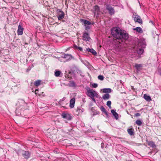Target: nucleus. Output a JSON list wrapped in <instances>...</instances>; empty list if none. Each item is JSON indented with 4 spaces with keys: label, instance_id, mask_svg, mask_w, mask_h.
<instances>
[{
    "label": "nucleus",
    "instance_id": "f257e3e1",
    "mask_svg": "<svg viewBox=\"0 0 161 161\" xmlns=\"http://www.w3.org/2000/svg\"><path fill=\"white\" fill-rule=\"evenodd\" d=\"M111 34L114 37L118 39L126 40L129 38L128 34L125 31L115 27L111 29Z\"/></svg>",
    "mask_w": 161,
    "mask_h": 161
},
{
    "label": "nucleus",
    "instance_id": "f03ea898",
    "mask_svg": "<svg viewBox=\"0 0 161 161\" xmlns=\"http://www.w3.org/2000/svg\"><path fill=\"white\" fill-rule=\"evenodd\" d=\"M87 90L86 94L88 96L91 97H96L99 98V95L97 92L93 89H90L89 87L86 88Z\"/></svg>",
    "mask_w": 161,
    "mask_h": 161
},
{
    "label": "nucleus",
    "instance_id": "7ed1b4c3",
    "mask_svg": "<svg viewBox=\"0 0 161 161\" xmlns=\"http://www.w3.org/2000/svg\"><path fill=\"white\" fill-rule=\"evenodd\" d=\"M19 152L22 155L23 157L26 159H28L30 157L31 153L28 151L20 150H19Z\"/></svg>",
    "mask_w": 161,
    "mask_h": 161
},
{
    "label": "nucleus",
    "instance_id": "20e7f679",
    "mask_svg": "<svg viewBox=\"0 0 161 161\" xmlns=\"http://www.w3.org/2000/svg\"><path fill=\"white\" fill-rule=\"evenodd\" d=\"M56 12H57V16L58 17V19L60 20L64 18V12L59 9H58L56 10Z\"/></svg>",
    "mask_w": 161,
    "mask_h": 161
},
{
    "label": "nucleus",
    "instance_id": "39448f33",
    "mask_svg": "<svg viewBox=\"0 0 161 161\" xmlns=\"http://www.w3.org/2000/svg\"><path fill=\"white\" fill-rule=\"evenodd\" d=\"M85 111L84 108H82L81 106L77 107L76 109L75 114L77 115H79L80 114H81Z\"/></svg>",
    "mask_w": 161,
    "mask_h": 161
},
{
    "label": "nucleus",
    "instance_id": "423d86ee",
    "mask_svg": "<svg viewBox=\"0 0 161 161\" xmlns=\"http://www.w3.org/2000/svg\"><path fill=\"white\" fill-rule=\"evenodd\" d=\"M82 37V39L84 41H89L91 39V38L89 34L86 31L83 32V33Z\"/></svg>",
    "mask_w": 161,
    "mask_h": 161
},
{
    "label": "nucleus",
    "instance_id": "0eeeda50",
    "mask_svg": "<svg viewBox=\"0 0 161 161\" xmlns=\"http://www.w3.org/2000/svg\"><path fill=\"white\" fill-rule=\"evenodd\" d=\"M106 9L108 11L110 15H112L114 14L115 11L113 7L110 5H107Z\"/></svg>",
    "mask_w": 161,
    "mask_h": 161
},
{
    "label": "nucleus",
    "instance_id": "6e6552de",
    "mask_svg": "<svg viewBox=\"0 0 161 161\" xmlns=\"http://www.w3.org/2000/svg\"><path fill=\"white\" fill-rule=\"evenodd\" d=\"M61 116L63 118L67 120H70L72 119V117L69 114L63 113L61 114Z\"/></svg>",
    "mask_w": 161,
    "mask_h": 161
},
{
    "label": "nucleus",
    "instance_id": "1a4fd4ad",
    "mask_svg": "<svg viewBox=\"0 0 161 161\" xmlns=\"http://www.w3.org/2000/svg\"><path fill=\"white\" fill-rule=\"evenodd\" d=\"M19 102V105L20 109H22L24 108V107L27 104L23 100L20 99Z\"/></svg>",
    "mask_w": 161,
    "mask_h": 161
},
{
    "label": "nucleus",
    "instance_id": "9d476101",
    "mask_svg": "<svg viewBox=\"0 0 161 161\" xmlns=\"http://www.w3.org/2000/svg\"><path fill=\"white\" fill-rule=\"evenodd\" d=\"M134 20L136 22H137L140 24H142V19L140 16L136 14L134 17Z\"/></svg>",
    "mask_w": 161,
    "mask_h": 161
},
{
    "label": "nucleus",
    "instance_id": "9b49d317",
    "mask_svg": "<svg viewBox=\"0 0 161 161\" xmlns=\"http://www.w3.org/2000/svg\"><path fill=\"white\" fill-rule=\"evenodd\" d=\"M24 28L22 26L20 25H19L18 27V29L17 30V34L18 35H21L23 34V31Z\"/></svg>",
    "mask_w": 161,
    "mask_h": 161
},
{
    "label": "nucleus",
    "instance_id": "f8f14e48",
    "mask_svg": "<svg viewBox=\"0 0 161 161\" xmlns=\"http://www.w3.org/2000/svg\"><path fill=\"white\" fill-rule=\"evenodd\" d=\"M62 57L66 59L68 61L70 60L72 58H74V57L71 54H65L63 55Z\"/></svg>",
    "mask_w": 161,
    "mask_h": 161
},
{
    "label": "nucleus",
    "instance_id": "ddd939ff",
    "mask_svg": "<svg viewBox=\"0 0 161 161\" xmlns=\"http://www.w3.org/2000/svg\"><path fill=\"white\" fill-rule=\"evenodd\" d=\"M142 65L141 64H136L135 65V67L136 69V72L138 73L140 70H142Z\"/></svg>",
    "mask_w": 161,
    "mask_h": 161
},
{
    "label": "nucleus",
    "instance_id": "4468645a",
    "mask_svg": "<svg viewBox=\"0 0 161 161\" xmlns=\"http://www.w3.org/2000/svg\"><path fill=\"white\" fill-rule=\"evenodd\" d=\"M75 101V97H73L70 99V101L69 106L71 108H72L74 107Z\"/></svg>",
    "mask_w": 161,
    "mask_h": 161
},
{
    "label": "nucleus",
    "instance_id": "2eb2a0df",
    "mask_svg": "<svg viewBox=\"0 0 161 161\" xmlns=\"http://www.w3.org/2000/svg\"><path fill=\"white\" fill-rule=\"evenodd\" d=\"M19 84H17L12 86V89L14 91V92H17L19 89L20 87Z\"/></svg>",
    "mask_w": 161,
    "mask_h": 161
},
{
    "label": "nucleus",
    "instance_id": "dca6fc26",
    "mask_svg": "<svg viewBox=\"0 0 161 161\" xmlns=\"http://www.w3.org/2000/svg\"><path fill=\"white\" fill-rule=\"evenodd\" d=\"M146 45L144 43L142 45V48H144ZM137 53L138 54H141L143 53V50L142 48H138L137 50Z\"/></svg>",
    "mask_w": 161,
    "mask_h": 161
},
{
    "label": "nucleus",
    "instance_id": "f3484780",
    "mask_svg": "<svg viewBox=\"0 0 161 161\" xmlns=\"http://www.w3.org/2000/svg\"><path fill=\"white\" fill-rule=\"evenodd\" d=\"M86 51L88 52L92 53L94 55H96L97 54V52L94 50L92 48H86Z\"/></svg>",
    "mask_w": 161,
    "mask_h": 161
},
{
    "label": "nucleus",
    "instance_id": "a211bd4d",
    "mask_svg": "<svg viewBox=\"0 0 161 161\" xmlns=\"http://www.w3.org/2000/svg\"><path fill=\"white\" fill-rule=\"evenodd\" d=\"M111 112L114 116L115 117V119H117L119 117L118 114L117 113L115 112V110L114 109H112L111 110Z\"/></svg>",
    "mask_w": 161,
    "mask_h": 161
},
{
    "label": "nucleus",
    "instance_id": "6ab92c4d",
    "mask_svg": "<svg viewBox=\"0 0 161 161\" xmlns=\"http://www.w3.org/2000/svg\"><path fill=\"white\" fill-rule=\"evenodd\" d=\"M93 9L94 10V13L98 14L100 12V8L97 5H95L94 6Z\"/></svg>",
    "mask_w": 161,
    "mask_h": 161
},
{
    "label": "nucleus",
    "instance_id": "aec40b11",
    "mask_svg": "<svg viewBox=\"0 0 161 161\" xmlns=\"http://www.w3.org/2000/svg\"><path fill=\"white\" fill-rule=\"evenodd\" d=\"M133 30L140 33H142L143 32V30L142 29L139 27H137L136 28H133Z\"/></svg>",
    "mask_w": 161,
    "mask_h": 161
},
{
    "label": "nucleus",
    "instance_id": "412c9836",
    "mask_svg": "<svg viewBox=\"0 0 161 161\" xmlns=\"http://www.w3.org/2000/svg\"><path fill=\"white\" fill-rule=\"evenodd\" d=\"M148 145L153 148L156 147V145L154 142L151 141L148 142Z\"/></svg>",
    "mask_w": 161,
    "mask_h": 161
},
{
    "label": "nucleus",
    "instance_id": "4be33fe9",
    "mask_svg": "<svg viewBox=\"0 0 161 161\" xmlns=\"http://www.w3.org/2000/svg\"><path fill=\"white\" fill-rule=\"evenodd\" d=\"M112 90L111 88H104L103 89V93H110L111 92Z\"/></svg>",
    "mask_w": 161,
    "mask_h": 161
},
{
    "label": "nucleus",
    "instance_id": "5701e85b",
    "mask_svg": "<svg viewBox=\"0 0 161 161\" xmlns=\"http://www.w3.org/2000/svg\"><path fill=\"white\" fill-rule=\"evenodd\" d=\"M80 21L81 22L84 24L85 25H90L91 24V23L89 21L87 20L84 19H81L80 20Z\"/></svg>",
    "mask_w": 161,
    "mask_h": 161
},
{
    "label": "nucleus",
    "instance_id": "b1692460",
    "mask_svg": "<svg viewBox=\"0 0 161 161\" xmlns=\"http://www.w3.org/2000/svg\"><path fill=\"white\" fill-rule=\"evenodd\" d=\"M110 95L108 93H106L103 96L102 98L104 100L108 99L110 98Z\"/></svg>",
    "mask_w": 161,
    "mask_h": 161
},
{
    "label": "nucleus",
    "instance_id": "393cba45",
    "mask_svg": "<svg viewBox=\"0 0 161 161\" xmlns=\"http://www.w3.org/2000/svg\"><path fill=\"white\" fill-rule=\"evenodd\" d=\"M61 72L58 69H56L54 72V75L56 77H59L60 75Z\"/></svg>",
    "mask_w": 161,
    "mask_h": 161
},
{
    "label": "nucleus",
    "instance_id": "a878e982",
    "mask_svg": "<svg viewBox=\"0 0 161 161\" xmlns=\"http://www.w3.org/2000/svg\"><path fill=\"white\" fill-rule=\"evenodd\" d=\"M127 132L131 136L133 135L134 134V130L133 129H128Z\"/></svg>",
    "mask_w": 161,
    "mask_h": 161
},
{
    "label": "nucleus",
    "instance_id": "bb28decb",
    "mask_svg": "<svg viewBox=\"0 0 161 161\" xmlns=\"http://www.w3.org/2000/svg\"><path fill=\"white\" fill-rule=\"evenodd\" d=\"M144 98L146 101L148 102H150L152 100L151 97L146 94L144 95Z\"/></svg>",
    "mask_w": 161,
    "mask_h": 161
},
{
    "label": "nucleus",
    "instance_id": "cd10ccee",
    "mask_svg": "<svg viewBox=\"0 0 161 161\" xmlns=\"http://www.w3.org/2000/svg\"><path fill=\"white\" fill-rule=\"evenodd\" d=\"M41 82V80H37L34 82V85L36 86H38L40 85Z\"/></svg>",
    "mask_w": 161,
    "mask_h": 161
},
{
    "label": "nucleus",
    "instance_id": "c85d7f7f",
    "mask_svg": "<svg viewBox=\"0 0 161 161\" xmlns=\"http://www.w3.org/2000/svg\"><path fill=\"white\" fill-rule=\"evenodd\" d=\"M69 86L72 87H75L76 86V84L74 81H70L69 82Z\"/></svg>",
    "mask_w": 161,
    "mask_h": 161
},
{
    "label": "nucleus",
    "instance_id": "c756f323",
    "mask_svg": "<svg viewBox=\"0 0 161 161\" xmlns=\"http://www.w3.org/2000/svg\"><path fill=\"white\" fill-rule=\"evenodd\" d=\"M100 109L101 111L103 112L106 115H108V112L106 111L105 108L103 106H101L100 107Z\"/></svg>",
    "mask_w": 161,
    "mask_h": 161
},
{
    "label": "nucleus",
    "instance_id": "7c9ffc66",
    "mask_svg": "<svg viewBox=\"0 0 161 161\" xmlns=\"http://www.w3.org/2000/svg\"><path fill=\"white\" fill-rule=\"evenodd\" d=\"M136 123L138 126H141L142 124V122L140 119H137L136 121Z\"/></svg>",
    "mask_w": 161,
    "mask_h": 161
},
{
    "label": "nucleus",
    "instance_id": "2f4dec72",
    "mask_svg": "<svg viewBox=\"0 0 161 161\" xmlns=\"http://www.w3.org/2000/svg\"><path fill=\"white\" fill-rule=\"evenodd\" d=\"M98 78L99 80H103L104 79V76L101 75H99L98 76Z\"/></svg>",
    "mask_w": 161,
    "mask_h": 161
},
{
    "label": "nucleus",
    "instance_id": "473e14b6",
    "mask_svg": "<svg viewBox=\"0 0 161 161\" xmlns=\"http://www.w3.org/2000/svg\"><path fill=\"white\" fill-rule=\"evenodd\" d=\"M111 102L110 101H108L107 102V105L108 107L109 108H111Z\"/></svg>",
    "mask_w": 161,
    "mask_h": 161
},
{
    "label": "nucleus",
    "instance_id": "72a5a7b5",
    "mask_svg": "<svg viewBox=\"0 0 161 161\" xmlns=\"http://www.w3.org/2000/svg\"><path fill=\"white\" fill-rule=\"evenodd\" d=\"M92 86L94 88H97L98 86V84L97 83H93L92 84Z\"/></svg>",
    "mask_w": 161,
    "mask_h": 161
},
{
    "label": "nucleus",
    "instance_id": "f704fd0d",
    "mask_svg": "<svg viewBox=\"0 0 161 161\" xmlns=\"http://www.w3.org/2000/svg\"><path fill=\"white\" fill-rule=\"evenodd\" d=\"M157 71L158 74L161 76V67L158 69Z\"/></svg>",
    "mask_w": 161,
    "mask_h": 161
},
{
    "label": "nucleus",
    "instance_id": "c9c22d12",
    "mask_svg": "<svg viewBox=\"0 0 161 161\" xmlns=\"http://www.w3.org/2000/svg\"><path fill=\"white\" fill-rule=\"evenodd\" d=\"M35 93L36 94H38L40 95L41 94L39 93V91L37 89H36L35 90Z\"/></svg>",
    "mask_w": 161,
    "mask_h": 161
},
{
    "label": "nucleus",
    "instance_id": "e433bc0d",
    "mask_svg": "<svg viewBox=\"0 0 161 161\" xmlns=\"http://www.w3.org/2000/svg\"><path fill=\"white\" fill-rule=\"evenodd\" d=\"M141 115V114L139 113H136L135 114V116L136 117L139 116Z\"/></svg>",
    "mask_w": 161,
    "mask_h": 161
},
{
    "label": "nucleus",
    "instance_id": "4c0bfd02",
    "mask_svg": "<svg viewBox=\"0 0 161 161\" xmlns=\"http://www.w3.org/2000/svg\"><path fill=\"white\" fill-rule=\"evenodd\" d=\"M90 28V27L89 25H87L85 26V29L86 30H87L89 29Z\"/></svg>",
    "mask_w": 161,
    "mask_h": 161
},
{
    "label": "nucleus",
    "instance_id": "58836bf2",
    "mask_svg": "<svg viewBox=\"0 0 161 161\" xmlns=\"http://www.w3.org/2000/svg\"><path fill=\"white\" fill-rule=\"evenodd\" d=\"M77 49H78L80 51H82L83 50L82 48L80 47H78Z\"/></svg>",
    "mask_w": 161,
    "mask_h": 161
},
{
    "label": "nucleus",
    "instance_id": "ea45409f",
    "mask_svg": "<svg viewBox=\"0 0 161 161\" xmlns=\"http://www.w3.org/2000/svg\"><path fill=\"white\" fill-rule=\"evenodd\" d=\"M101 147L102 148H103L104 147V144L103 143H102L101 144Z\"/></svg>",
    "mask_w": 161,
    "mask_h": 161
},
{
    "label": "nucleus",
    "instance_id": "a19ab883",
    "mask_svg": "<svg viewBox=\"0 0 161 161\" xmlns=\"http://www.w3.org/2000/svg\"><path fill=\"white\" fill-rule=\"evenodd\" d=\"M95 97H91V99H92V101L93 102H96V100H95V99L94 98Z\"/></svg>",
    "mask_w": 161,
    "mask_h": 161
},
{
    "label": "nucleus",
    "instance_id": "79ce46f5",
    "mask_svg": "<svg viewBox=\"0 0 161 161\" xmlns=\"http://www.w3.org/2000/svg\"><path fill=\"white\" fill-rule=\"evenodd\" d=\"M12 81L13 82H14L15 83H17L18 82V81H16V80H15L14 79H12Z\"/></svg>",
    "mask_w": 161,
    "mask_h": 161
},
{
    "label": "nucleus",
    "instance_id": "37998d69",
    "mask_svg": "<svg viewBox=\"0 0 161 161\" xmlns=\"http://www.w3.org/2000/svg\"><path fill=\"white\" fill-rule=\"evenodd\" d=\"M65 99V97H64L62 99H61L60 100L59 102H61L63 101Z\"/></svg>",
    "mask_w": 161,
    "mask_h": 161
},
{
    "label": "nucleus",
    "instance_id": "c03bdc74",
    "mask_svg": "<svg viewBox=\"0 0 161 161\" xmlns=\"http://www.w3.org/2000/svg\"><path fill=\"white\" fill-rule=\"evenodd\" d=\"M53 152L55 153H56V154H57V153H59V152H58L57 151H56V150H54L53 151Z\"/></svg>",
    "mask_w": 161,
    "mask_h": 161
},
{
    "label": "nucleus",
    "instance_id": "a18cd8bd",
    "mask_svg": "<svg viewBox=\"0 0 161 161\" xmlns=\"http://www.w3.org/2000/svg\"><path fill=\"white\" fill-rule=\"evenodd\" d=\"M31 68H28L27 69V70H26V71L27 72H28L31 69Z\"/></svg>",
    "mask_w": 161,
    "mask_h": 161
},
{
    "label": "nucleus",
    "instance_id": "49530a36",
    "mask_svg": "<svg viewBox=\"0 0 161 161\" xmlns=\"http://www.w3.org/2000/svg\"><path fill=\"white\" fill-rule=\"evenodd\" d=\"M74 47L76 49H77L78 47L76 45H75L74 46Z\"/></svg>",
    "mask_w": 161,
    "mask_h": 161
},
{
    "label": "nucleus",
    "instance_id": "de8ad7c7",
    "mask_svg": "<svg viewBox=\"0 0 161 161\" xmlns=\"http://www.w3.org/2000/svg\"><path fill=\"white\" fill-rule=\"evenodd\" d=\"M78 72L79 73H81V70H78Z\"/></svg>",
    "mask_w": 161,
    "mask_h": 161
},
{
    "label": "nucleus",
    "instance_id": "09e8293b",
    "mask_svg": "<svg viewBox=\"0 0 161 161\" xmlns=\"http://www.w3.org/2000/svg\"><path fill=\"white\" fill-rule=\"evenodd\" d=\"M65 77L67 78H69V77H68V75H65Z\"/></svg>",
    "mask_w": 161,
    "mask_h": 161
},
{
    "label": "nucleus",
    "instance_id": "8fccbe9b",
    "mask_svg": "<svg viewBox=\"0 0 161 161\" xmlns=\"http://www.w3.org/2000/svg\"><path fill=\"white\" fill-rule=\"evenodd\" d=\"M150 22H151V23H152V24H153V22L152 21H150Z\"/></svg>",
    "mask_w": 161,
    "mask_h": 161
},
{
    "label": "nucleus",
    "instance_id": "3c124183",
    "mask_svg": "<svg viewBox=\"0 0 161 161\" xmlns=\"http://www.w3.org/2000/svg\"><path fill=\"white\" fill-rule=\"evenodd\" d=\"M72 144L70 143V145H69V146H72Z\"/></svg>",
    "mask_w": 161,
    "mask_h": 161
},
{
    "label": "nucleus",
    "instance_id": "603ef678",
    "mask_svg": "<svg viewBox=\"0 0 161 161\" xmlns=\"http://www.w3.org/2000/svg\"><path fill=\"white\" fill-rule=\"evenodd\" d=\"M97 114H97H93V115H96V114Z\"/></svg>",
    "mask_w": 161,
    "mask_h": 161
}]
</instances>
